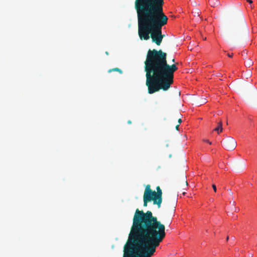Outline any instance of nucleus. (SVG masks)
<instances>
[{
  "label": "nucleus",
  "mask_w": 257,
  "mask_h": 257,
  "mask_svg": "<svg viewBox=\"0 0 257 257\" xmlns=\"http://www.w3.org/2000/svg\"><path fill=\"white\" fill-rule=\"evenodd\" d=\"M228 239H229V237H228V236H227V237H226V240L227 241Z\"/></svg>",
  "instance_id": "obj_19"
},
{
  "label": "nucleus",
  "mask_w": 257,
  "mask_h": 257,
  "mask_svg": "<svg viewBox=\"0 0 257 257\" xmlns=\"http://www.w3.org/2000/svg\"><path fill=\"white\" fill-rule=\"evenodd\" d=\"M157 192L150 188V185H147L144 194V206H147L148 202L153 201L154 204H157L159 208L162 202V191L159 186L156 187Z\"/></svg>",
  "instance_id": "obj_4"
},
{
  "label": "nucleus",
  "mask_w": 257,
  "mask_h": 257,
  "mask_svg": "<svg viewBox=\"0 0 257 257\" xmlns=\"http://www.w3.org/2000/svg\"><path fill=\"white\" fill-rule=\"evenodd\" d=\"M212 188H213V190L214 191V192H216V190H217L216 187V186L214 184L212 185Z\"/></svg>",
  "instance_id": "obj_10"
},
{
  "label": "nucleus",
  "mask_w": 257,
  "mask_h": 257,
  "mask_svg": "<svg viewBox=\"0 0 257 257\" xmlns=\"http://www.w3.org/2000/svg\"><path fill=\"white\" fill-rule=\"evenodd\" d=\"M172 62H175V59H173L172 60Z\"/></svg>",
  "instance_id": "obj_21"
},
{
  "label": "nucleus",
  "mask_w": 257,
  "mask_h": 257,
  "mask_svg": "<svg viewBox=\"0 0 257 257\" xmlns=\"http://www.w3.org/2000/svg\"><path fill=\"white\" fill-rule=\"evenodd\" d=\"M127 123H129V124H131L132 123L131 121V120H128L127 121Z\"/></svg>",
  "instance_id": "obj_16"
},
{
  "label": "nucleus",
  "mask_w": 257,
  "mask_h": 257,
  "mask_svg": "<svg viewBox=\"0 0 257 257\" xmlns=\"http://www.w3.org/2000/svg\"><path fill=\"white\" fill-rule=\"evenodd\" d=\"M178 122L179 123H181L182 122V119L180 118L178 119Z\"/></svg>",
  "instance_id": "obj_13"
},
{
  "label": "nucleus",
  "mask_w": 257,
  "mask_h": 257,
  "mask_svg": "<svg viewBox=\"0 0 257 257\" xmlns=\"http://www.w3.org/2000/svg\"><path fill=\"white\" fill-rule=\"evenodd\" d=\"M185 194H186V192H183V193H182V194L184 195H185Z\"/></svg>",
  "instance_id": "obj_20"
},
{
  "label": "nucleus",
  "mask_w": 257,
  "mask_h": 257,
  "mask_svg": "<svg viewBox=\"0 0 257 257\" xmlns=\"http://www.w3.org/2000/svg\"><path fill=\"white\" fill-rule=\"evenodd\" d=\"M214 131H216L218 134H219L222 131V122L220 121L218 122V126L213 130Z\"/></svg>",
  "instance_id": "obj_6"
},
{
  "label": "nucleus",
  "mask_w": 257,
  "mask_h": 257,
  "mask_svg": "<svg viewBox=\"0 0 257 257\" xmlns=\"http://www.w3.org/2000/svg\"><path fill=\"white\" fill-rule=\"evenodd\" d=\"M218 0H209V3L212 7H215L218 4Z\"/></svg>",
  "instance_id": "obj_7"
},
{
  "label": "nucleus",
  "mask_w": 257,
  "mask_h": 257,
  "mask_svg": "<svg viewBox=\"0 0 257 257\" xmlns=\"http://www.w3.org/2000/svg\"><path fill=\"white\" fill-rule=\"evenodd\" d=\"M105 54H106L107 55H108V52L106 51V52H105Z\"/></svg>",
  "instance_id": "obj_17"
},
{
  "label": "nucleus",
  "mask_w": 257,
  "mask_h": 257,
  "mask_svg": "<svg viewBox=\"0 0 257 257\" xmlns=\"http://www.w3.org/2000/svg\"><path fill=\"white\" fill-rule=\"evenodd\" d=\"M204 141L209 144L210 145H211L212 144V143L208 140H204Z\"/></svg>",
  "instance_id": "obj_11"
},
{
  "label": "nucleus",
  "mask_w": 257,
  "mask_h": 257,
  "mask_svg": "<svg viewBox=\"0 0 257 257\" xmlns=\"http://www.w3.org/2000/svg\"><path fill=\"white\" fill-rule=\"evenodd\" d=\"M246 1L250 4H251L252 3V1L251 0H246Z\"/></svg>",
  "instance_id": "obj_15"
},
{
  "label": "nucleus",
  "mask_w": 257,
  "mask_h": 257,
  "mask_svg": "<svg viewBox=\"0 0 257 257\" xmlns=\"http://www.w3.org/2000/svg\"><path fill=\"white\" fill-rule=\"evenodd\" d=\"M182 182L183 183L184 186H185L186 187H187L188 186V183H187V181L186 180V176H183V177L182 178Z\"/></svg>",
  "instance_id": "obj_9"
},
{
  "label": "nucleus",
  "mask_w": 257,
  "mask_h": 257,
  "mask_svg": "<svg viewBox=\"0 0 257 257\" xmlns=\"http://www.w3.org/2000/svg\"><path fill=\"white\" fill-rule=\"evenodd\" d=\"M223 146L228 151H232L235 149L237 143L235 140L232 137H228L222 141Z\"/></svg>",
  "instance_id": "obj_5"
},
{
  "label": "nucleus",
  "mask_w": 257,
  "mask_h": 257,
  "mask_svg": "<svg viewBox=\"0 0 257 257\" xmlns=\"http://www.w3.org/2000/svg\"><path fill=\"white\" fill-rule=\"evenodd\" d=\"M164 0H136L139 35L141 40L151 37L153 42L160 45L165 36L162 28L167 24L168 17L163 12Z\"/></svg>",
  "instance_id": "obj_2"
},
{
  "label": "nucleus",
  "mask_w": 257,
  "mask_h": 257,
  "mask_svg": "<svg viewBox=\"0 0 257 257\" xmlns=\"http://www.w3.org/2000/svg\"><path fill=\"white\" fill-rule=\"evenodd\" d=\"M179 124L177 125L176 126V127H175L177 131H178V130H179Z\"/></svg>",
  "instance_id": "obj_14"
},
{
  "label": "nucleus",
  "mask_w": 257,
  "mask_h": 257,
  "mask_svg": "<svg viewBox=\"0 0 257 257\" xmlns=\"http://www.w3.org/2000/svg\"><path fill=\"white\" fill-rule=\"evenodd\" d=\"M112 71H117V72H118L120 74L122 73V70L121 69H120L119 68H115L111 69H109L108 71V72L109 73H110V72H111Z\"/></svg>",
  "instance_id": "obj_8"
},
{
  "label": "nucleus",
  "mask_w": 257,
  "mask_h": 257,
  "mask_svg": "<svg viewBox=\"0 0 257 257\" xmlns=\"http://www.w3.org/2000/svg\"><path fill=\"white\" fill-rule=\"evenodd\" d=\"M227 56H228L229 57L231 58V57H232V56H233V54H232V53H231V54H227Z\"/></svg>",
  "instance_id": "obj_12"
},
{
  "label": "nucleus",
  "mask_w": 257,
  "mask_h": 257,
  "mask_svg": "<svg viewBox=\"0 0 257 257\" xmlns=\"http://www.w3.org/2000/svg\"><path fill=\"white\" fill-rule=\"evenodd\" d=\"M167 56L161 50L150 49L148 51L144 63L146 85L150 94L161 89L168 90L173 83L174 73L178 67L175 64L168 63Z\"/></svg>",
  "instance_id": "obj_3"
},
{
  "label": "nucleus",
  "mask_w": 257,
  "mask_h": 257,
  "mask_svg": "<svg viewBox=\"0 0 257 257\" xmlns=\"http://www.w3.org/2000/svg\"><path fill=\"white\" fill-rule=\"evenodd\" d=\"M202 103H206V101H205V100H204V101H203L202 102Z\"/></svg>",
  "instance_id": "obj_18"
},
{
  "label": "nucleus",
  "mask_w": 257,
  "mask_h": 257,
  "mask_svg": "<svg viewBox=\"0 0 257 257\" xmlns=\"http://www.w3.org/2000/svg\"><path fill=\"white\" fill-rule=\"evenodd\" d=\"M232 239L234 240V237H232Z\"/></svg>",
  "instance_id": "obj_22"
},
{
  "label": "nucleus",
  "mask_w": 257,
  "mask_h": 257,
  "mask_svg": "<svg viewBox=\"0 0 257 257\" xmlns=\"http://www.w3.org/2000/svg\"><path fill=\"white\" fill-rule=\"evenodd\" d=\"M165 236V225L151 211L137 209L123 257H151Z\"/></svg>",
  "instance_id": "obj_1"
}]
</instances>
